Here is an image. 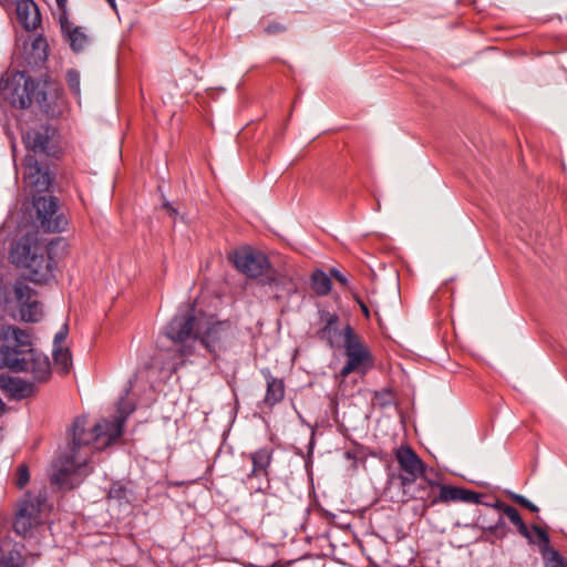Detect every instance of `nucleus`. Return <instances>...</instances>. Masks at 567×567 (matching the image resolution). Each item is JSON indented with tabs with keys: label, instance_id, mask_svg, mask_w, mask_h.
I'll return each mask as SVG.
<instances>
[{
	"label": "nucleus",
	"instance_id": "f257e3e1",
	"mask_svg": "<svg viewBox=\"0 0 567 567\" xmlns=\"http://www.w3.org/2000/svg\"><path fill=\"white\" fill-rule=\"evenodd\" d=\"M165 336L177 344L181 357L194 353V344H199L210 354L227 349L234 338V327L228 321H212L204 316H196L194 309H187L174 316L164 329Z\"/></svg>",
	"mask_w": 567,
	"mask_h": 567
},
{
	"label": "nucleus",
	"instance_id": "f03ea898",
	"mask_svg": "<svg viewBox=\"0 0 567 567\" xmlns=\"http://www.w3.org/2000/svg\"><path fill=\"white\" fill-rule=\"evenodd\" d=\"M87 416L81 415L75 417L68 433L72 436L70 444V453L66 455L65 465L60 467L52 476V482L61 486H66L71 472L80 470L87 463V454L81 455L82 447L93 445L95 450H103L122 436V420L118 422H110L103 420L93 425L87 431Z\"/></svg>",
	"mask_w": 567,
	"mask_h": 567
},
{
	"label": "nucleus",
	"instance_id": "7ed1b4c3",
	"mask_svg": "<svg viewBox=\"0 0 567 567\" xmlns=\"http://www.w3.org/2000/svg\"><path fill=\"white\" fill-rule=\"evenodd\" d=\"M63 240L56 238L49 246L39 243L33 236L21 237L10 252L12 264L28 270L27 278L34 284H49L54 279L55 261L51 256L54 245Z\"/></svg>",
	"mask_w": 567,
	"mask_h": 567
},
{
	"label": "nucleus",
	"instance_id": "20e7f679",
	"mask_svg": "<svg viewBox=\"0 0 567 567\" xmlns=\"http://www.w3.org/2000/svg\"><path fill=\"white\" fill-rule=\"evenodd\" d=\"M233 262L247 277L260 278V284L269 286L276 299L280 298V289L286 288L287 292L292 290L288 278L274 269L268 257L260 251L246 248L236 250L233 254Z\"/></svg>",
	"mask_w": 567,
	"mask_h": 567
},
{
	"label": "nucleus",
	"instance_id": "39448f33",
	"mask_svg": "<svg viewBox=\"0 0 567 567\" xmlns=\"http://www.w3.org/2000/svg\"><path fill=\"white\" fill-rule=\"evenodd\" d=\"M0 308L2 312L17 310L25 322H39L43 318V305L38 299V292L22 280L0 285Z\"/></svg>",
	"mask_w": 567,
	"mask_h": 567
},
{
	"label": "nucleus",
	"instance_id": "423d86ee",
	"mask_svg": "<svg viewBox=\"0 0 567 567\" xmlns=\"http://www.w3.org/2000/svg\"><path fill=\"white\" fill-rule=\"evenodd\" d=\"M3 96L14 107L25 110L33 102L43 107L47 92L25 71H17L3 79Z\"/></svg>",
	"mask_w": 567,
	"mask_h": 567
},
{
	"label": "nucleus",
	"instance_id": "0eeeda50",
	"mask_svg": "<svg viewBox=\"0 0 567 567\" xmlns=\"http://www.w3.org/2000/svg\"><path fill=\"white\" fill-rule=\"evenodd\" d=\"M56 130L49 124H40L30 127L22 134V143L28 151L27 155L48 161L58 154Z\"/></svg>",
	"mask_w": 567,
	"mask_h": 567
},
{
	"label": "nucleus",
	"instance_id": "6e6552de",
	"mask_svg": "<svg viewBox=\"0 0 567 567\" xmlns=\"http://www.w3.org/2000/svg\"><path fill=\"white\" fill-rule=\"evenodd\" d=\"M33 206L37 210L39 227L44 233H61L66 228L68 220L59 212L56 197L52 195L34 197Z\"/></svg>",
	"mask_w": 567,
	"mask_h": 567
},
{
	"label": "nucleus",
	"instance_id": "1a4fd4ad",
	"mask_svg": "<svg viewBox=\"0 0 567 567\" xmlns=\"http://www.w3.org/2000/svg\"><path fill=\"white\" fill-rule=\"evenodd\" d=\"M395 458L401 470L400 485L403 493L408 494L417 478L426 474V465L410 446H401L395 453Z\"/></svg>",
	"mask_w": 567,
	"mask_h": 567
},
{
	"label": "nucleus",
	"instance_id": "9d476101",
	"mask_svg": "<svg viewBox=\"0 0 567 567\" xmlns=\"http://www.w3.org/2000/svg\"><path fill=\"white\" fill-rule=\"evenodd\" d=\"M23 178L31 193L37 194L48 190L52 182L48 161L34 158V155H25Z\"/></svg>",
	"mask_w": 567,
	"mask_h": 567
},
{
	"label": "nucleus",
	"instance_id": "9b49d317",
	"mask_svg": "<svg viewBox=\"0 0 567 567\" xmlns=\"http://www.w3.org/2000/svg\"><path fill=\"white\" fill-rule=\"evenodd\" d=\"M59 21L61 32L73 52H83L92 44L93 38L87 32L86 28L74 25V23L68 19L65 10L60 16Z\"/></svg>",
	"mask_w": 567,
	"mask_h": 567
},
{
	"label": "nucleus",
	"instance_id": "f8f14e48",
	"mask_svg": "<svg viewBox=\"0 0 567 567\" xmlns=\"http://www.w3.org/2000/svg\"><path fill=\"white\" fill-rule=\"evenodd\" d=\"M318 313L321 327L317 331V337L321 341H326L330 349H333L338 343V338H343V330L340 331L338 327L339 317L327 310H319Z\"/></svg>",
	"mask_w": 567,
	"mask_h": 567
},
{
	"label": "nucleus",
	"instance_id": "ddd939ff",
	"mask_svg": "<svg viewBox=\"0 0 567 567\" xmlns=\"http://www.w3.org/2000/svg\"><path fill=\"white\" fill-rule=\"evenodd\" d=\"M28 355L25 359L27 369L23 372H30L35 381L45 382L51 375L49 358L31 348Z\"/></svg>",
	"mask_w": 567,
	"mask_h": 567
},
{
	"label": "nucleus",
	"instance_id": "4468645a",
	"mask_svg": "<svg viewBox=\"0 0 567 567\" xmlns=\"http://www.w3.org/2000/svg\"><path fill=\"white\" fill-rule=\"evenodd\" d=\"M27 354L29 349H19L17 347H2L0 349V367L8 368L13 372H23L27 367Z\"/></svg>",
	"mask_w": 567,
	"mask_h": 567
},
{
	"label": "nucleus",
	"instance_id": "2eb2a0df",
	"mask_svg": "<svg viewBox=\"0 0 567 567\" xmlns=\"http://www.w3.org/2000/svg\"><path fill=\"white\" fill-rule=\"evenodd\" d=\"M17 16L27 30H34L41 23L39 8L33 0H17Z\"/></svg>",
	"mask_w": 567,
	"mask_h": 567
},
{
	"label": "nucleus",
	"instance_id": "dca6fc26",
	"mask_svg": "<svg viewBox=\"0 0 567 567\" xmlns=\"http://www.w3.org/2000/svg\"><path fill=\"white\" fill-rule=\"evenodd\" d=\"M485 505L488 506V507L495 508V509H497L499 512H503V514L508 517L511 523L517 527L518 533L524 538H526L528 540V544H534L535 543L534 537H533L529 528L527 527V525L523 520L519 512L515 507H513L511 505H507V504H505L504 502H501V501H497L493 505H491V504H485Z\"/></svg>",
	"mask_w": 567,
	"mask_h": 567
},
{
	"label": "nucleus",
	"instance_id": "f3484780",
	"mask_svg": "<svg viewBox=\"0 0 567 567\" xmlns=\"http://www.w3.org/2000/svg\"><path fill=\"white\" fill-rule=\"evenodd\" d=\"M274 450L268 446H264L254 453H250V460L252 463L251 472L248 474V477L255 476H265L266 478L269 475V467L272 461Z\"/></svg>",
	"mask_w": 567,
	"mask_h": 567
},
{
	"label": "nucleus",
	"instance_id": "a211bd4d",
	"mask_svg": "<svg viewBox=\"0 0 567 567\" xmlns=\"http://www.w3.org/2000/svg\"><path fill=\"white\" fill-rule=\"evenodd\" d=\"M373 360L370 352L352 353L347 355V362L340 371L341 378H347L352 372L367 373L372 368Z\"/></svg>",
	"mask_w": 567,
	"mask_h": 567
},
{
	"label": "nucleus",
	"instance_id": "6ab92c4d",
	"mask_svg": "<svg viewBox=\"0 0 567 567\" xmlns=\"http://www.w3.org/2000/svg\"><path fill=\"white\" fill-rule=\"evenodd\" d=\"M420 478L421 482L417 484L413 493L410 494V496L412 498L422 501L423 507L427 509L435 505L432 504L431 501L437 495L436 489H439L440 483L429 478L426 474Z\"/></svg>",
	"mask_w": 567,
	"mask_h": 567
},
{
	"label": "nucleus",
	"instance_id": "aec40b11",
	"mask_svg": "<svg viewBox=\"0 0 567 567\" xmlns=\"http://www.w3.org/2000/svg\"><path fill=\"white\" fill-rule=\"evenodd\" d=\"M1 386L14 399L21 400L33 394V383L17 377L1 379Z\"/></svg>",
	"mask_w": 567,
	"mask_h": 567
},
{
	"label": "nucleus",
	"instance_id": "412c9836",
	"mask_svg": "<svg viewBox=\"0 0 567 567\" xmlns=\"http://www.w3.org/2000/svg\"><path fill=\"white\" fill-rule=\"evenodd\" d=\"M262 373L267 382L264 402L267 406L272 408L285 398V383L282 379L272 377L268 370Z\"/></svg>",
	"mask_w": 567,
	"mask_h": 567
},
{
	"label": "nucleus",
	"instance_id": "4be33fe9",
	"mask_svg": "<svg viewBox=\"0 0 567 567\" xmlns=\"http://www.w3.org/2000/svg\"><path fill=\"white\" fill-rule=\"evenodd\" d=\"M343 347L347 355L352 353L369 352V350L362 344L359 337L354 333L350 324H347L343 329Z\"/></svg>",
	"mask_w": 567,
	"mask_h": 567
},
{
	"label": "nucleus",
	"instance_id": "5701e85b",
	"mask_svg": "<svg viewBox=\"0 0 567 567\" xmlns=\"http://www.w3.org/2000/svg\"><path fill=\"white\" fill-rule=\"evenodd\" d=\"M476 527H480L486 534L494 536L496 539H503L507 535L506 523L503 516H498L497 520L493 525H485V516L480 515L475 523Z\"/></svg>",
	"mask_w": 567,
	"mask_h": 567
},
{
	"label": "nucleus",
	"instance_id": "b1692460",
	"mask_svg": "<svg viewBox=\"0 0 567 567\" xmlns=\"http://www.w3.org/2000/svg\"><path fill=\"white\" fill-rule=\"evenodd\" d=\"M311 289L318 296H327L331 290V279L322 270H315L311 275Z\"/></svg>",
	"mask_w": 567,
	"mask_h": 567
},
{
	"label": "nucleus",
	"instance_id": "393cba45",
	"mask_svg": "<svg viewBox=\"0 0 567 567\" xmlns=\"http://www.w3.org/2000/svg\"><path fill=\"white\" fill-rule=\"evenodd\" d=\"M458 488L460 487L457 486L440 484L437 495L431 501V503L449 504L458 502Z\"/></svg>",
	"mask_w": 567,
	"mask_h": 567
},
{
	"label": "nucleus",
	"instance_id": "a878e982",
	"mask_svg": "<svg viewBox=\"0 0 567 567\" xmlns=\"http://www.w3.org/2000/svg\"><path fill=\"white\" fill-rule=\"evenodd\" d=\"M31 54L34 64H43L48 58V42L42 37H37L31 43Z\"/></svg>",
	"mask_w": 567,
	"mask_h": 567
},
{
	"label": "nucleus",
	"instance_id": "bb28decb",
	"mask_svg": "<svg viewBox=\"0 0 567 567\" xmlns=\"http://www.w3.org/2000/svg\"><path fill=\"white\" fill-rule=\"evenodd\" d=\"M540 555L544 559L545 567H567L563 556L551 546L542 548Z\"/></svg>",
	"mask_w": 567,
	"mask_h": 567
},
{
	"label": "nucleus",
	"instance_id": "cd10ccee",
	"mask_svg": "<svg viewBox=\"0 0 567 567\" xmlns=\"http://www.w3.org/2000/svg\"><path fill=\"white\" fill-rule=\"evenodd\" d=\"M54 362L61 367V370L66 374L71 367V353L69 349L55 347L52 351Z\"/></svg>",
	"mask_w": 567,
	"mask_h": 567
},
{
	"label": "nucleus",
	"instance_id": "c85d7f7f",
	"mask_svg": "<svg viewBox=\"0 0 567 567\" xmlns=\"http://www.w3.org/2000/svg\"><path fill=\"white\" fill-rule=\"evenodd\" d=\"M135 410V406L127 400L121 399L117 403V413L111 422H118L122 420V427L124 426V423L127 419V416Z\"/></svg>",
	"mask_w": 567,
	"mask_h": 567
},
{
	"label": "nucleus",
	"instance_id": "c756f323",
	"mask_svg": "<svg viewBox=\"0 0 567 567\" xmlns=\"http://www.w3.org/2000/svg\"><path fill=\"white\" fill-rule=\"evenodd\" d=\"M127 488L126 486L121 482H115L111 485L107 497L110 499H115L120 503L123 501L127 502Z\"/></svg>",
	"mask_w": 567,
	"mask_h": 567
},
{
	"label": "nucleus",
	"instance_id": "7c9ffc66",
	"mask_svg": "<svg viewBox=\"0 0 567 567\" xmlns=\"http://www.w3.org/2000/svg\"><path fill=\"white\" fill-rule=\"evenodd\" d=\"M482 497L483 494L476 493L464 487L458 488V502L467 504H482Z\"/></svg>",
	"mask_w": 567,
	"mask_h": 567
},
{
	"label": "nucleus",
	"instance_id": "2f4dec72",
	"mask_svg": "<svg viewBox=\"0 0 567 567\" xmlns=\"http://www.w3.org/2000/svg\"><path fill=\"white\" fill-rule=\"evenodd\" d=\"M9 331L11 332V338L16 341V347L17 348H23V347H29L30 346V336L19 329V328H16V327H10L9 328Z\"/></svg>",
	"mask_w": 567,
	"mask_h": 567
},
{
	"label": "nucleus",
	"instance_id": "473e14b6",
	"mask_svg": "<svg viewBox=\"0 0 567 567\" xmlns=\"http://www.w3.org/2000/svg\"><path fill=\"white\" fill-rule=\"evenodd\" d=\"M65 80H66L70 91L74 95H79L80 94V73H79V71H76L74 69L68 70L66 74H65Z\"/></svg>",
	"mask_w": 567,
	"mask_h": 567
},
{
	"label": "nucleus",
	"instance_id": "72a5a7b5",
	"mask_svg": "<svg viewBox=\"0 0 567 567\" xmlns=\"http://www.w3.org/2000/svg\"><path fill=\"white\" fill-rule=\"evenodd\" d=\"M530 529L536 534L537 542L534 544H537L539 547V551H542V548H548L550 547V539L548 533L539 527L538 525H532Z\"/></svg>",
	"mask_w": 567,
	"mask_h": 567
},
{
	"label": "nucleus",
	"instance_id": "f704fd0d",
	"mask_svg": "<svg viewBox=\"0 0 567 567\" xmlns=\"http://www.w3.org/2000/svg\"><path fill=\"white\" fill-rule=\"evenodd\" d=\"M509 497L513 502H515L516 504L523 506L524 508H526L533 513H537L539 511V508L535 504H533L529 499H527L525 496H523L520 494L511 493Z\"/></svg>",
	"mask_w": 567,
	"mask_h": 567
},
{
	"label": "nucleus",
	"instance_id": "c9c22d12",
	"mask_svg": "<svg viewBox=\"0 0 567 567\" xmlns=\"http://www.w3.org/2000/svg\"><path fill=\"white\" fill-rule=\"evenodd\" d=\"M29 468L25 464H21L17 470L16 485L21 489L29 483Z\"/></svg>",
	"mask_w": 567,
	"mask_h": 567
},
{
	"label": "nucleus",
	"instance_id": "e433bc0d",
	"mask_svg": "<svg viewBox=\"0 0 567 567\" xmlns=\"http://www.w3.org/2000/svg\"><path fill=\"white\" fill-rule=\"evenodd\" d=\"M32 526V520L23 517L17 516L13 523V529L19 535L27 534Z\"/></svg>",
	"mask_w": 567,
	"mask_h": 567
},
{
	"label": "nucleus",
	"instance_id": "4c0bfd02",
	"mask_svg": "<svg viewBox=\"0 0 567 567\" xmlns=\"http://www.w3.org/2000/svg\"><path fill=\"white\" fill-rule=\"evenodd\" d=\"M374 399L378 401V403L380 405L386 406V405L392 404V402H393V393L389 389L377 391L374 393Z\"/></svg>",
	"mask_w": 567,
	"mask_h": 567
},
{
	"label": "nucleus",
	"instance_id": "58836bf2",
	"mask_svg": "<svg viewBox=\"0 0 567 567\" xmlns=\"http://www.w3.org/2000/svg\"><path fill=\"white\" fill-rule=\"evenodd\" d=\"M35 515V508L33 505L31 504H23L22 506H20L19 511H18V516L19 517H23V518H28V519H31L34 517Z\"/></svg>",
	"mask_w": 567,
	"mask_h": 567
},
{
	"label": "nucleus",
	"instance_id": "ea45409f",
	"mask_svg": "<svg viewBox=\"0 0 567 567\" xmlns=\"http://www.w3.org/2000/svg\"><path fill=\"white\" fill-rule=\"evenodd\" d=\"M68 332H69V328H68V324L64 323L62 326V328L60 329V331H58L54 336V341H53V348L55 347H61L60 343L63 342L68 336Z\"/></svg>",
	"mask_w": 567,
	"mask_h": 567
},
{
	"label": "nucleus",
	"instance_id": "a19ab883",
	"mask_svg": "<svg viewBox=\"0 0 567 567\" xmlns=\"http://www.w3.org/2000/svg\"><path fill=\"white\" fill-rule=\"evenodd\" d=\"M265 31L268 33V34H277V33H280V32H284L286 31V27L282 25L281 23H278V22H272V23H269Z\"/></svg>",
	"mask_w": 567,
	"mask_h": 567
},
{
	"label": "nucleus",
	"instance_id": "79ce46f5",
	"mask_svg": "<svg viewBox=\"0 0 567 567\" xmlns=\"http://www.w3.org/2000/svg\"><path fill=\"white\" fill-rule=\"evenodd\" d=\"M330 276H331L332 278H334V279H336V280H337L341 286L347 287V285H348V279H347V278H346V276H344L342 272H340L337 268H332V269L330 270Z\"/></svg>",
	"mask_w": 567,
	"mask_h": 567
},
{
	"label": "nucleus",
	"instance_id": "37998d69",
	"mask_svg": "<svg viewBox=\"0 0 567 567\" xmlns=\"http://www.w3.org/2000/svg\"><path fill=\"white\" fill-rule=\"evenodd\" d=\"M0 567H20V566L12 558H7V559L0 560Z\"/></svg>",
	"mask_w": 567,
	"mask_h": 567
},
{
	"label": "nucleus",
	"instance_id": "c03bdc74",
	"mask_svg": "<svg viewBox=\"0 0 567 567\" xmlns=\"http://www.w3.org/2000/svg\"><path fill=\"white\" fill-rule=\"evenodd\" d=\"M163 206H164V208L167 209V212H168V214L171 216H176L177 215V210L168 202L164 203Z\"/></svg>",
	"mask_w": 567,
	"mask_h": 567
},
{
	"label": "nucleus",
	"instance_id": "a18cd8bd",
	"mask_svg": "<svg viewBox=\"0 0 567 567\" xmlns=\"http://www.w3.org/2000/svg\"><path fill=\"white\" fill-rule=\"evenodd\" d=\"M55 1H56V4H58L59 9L64 11L65 7H66V1L68 0H55Z\"/></svg>",
	"mask_w": 567,
	"mask_h": 567
},
{
	"label": "nucleus",
	"instance_id": "49530a36",
	"mask_svg": "<svg viewBox=\"0 0 567 567\" xmlns=\"http://www.w3.org/2000/svg\"><path fill=\"white\" fill-rule=\"evenodd\" d=\"M360 307H361L362 312H363L367 317H369V309H368L367 305H364L363 302H360Z\"/></svg>",
	"mask_w": 567,
	"mask_h": 567
},
{
	"label": "nucleus",
	"instance_id": "de8ad7c7",
	"mask_svg": "<svg viewBox=\"0 0 567 567\" xmlns=\"http://www.w3.org/2000/svg\"><path fill=\"white\" fill-rule=\"evenodd\" d=\"M106 1H107V3L110 4V7H111L114 11H116V9H117V8H116V2H115V0H106Z\"/></svg>",
	"mask_w": 567,
	"mask_h": 567
},
{
	"label": "nucleus",
	"instance_id": "09e8293b",
	"mask_svg": "<svg viewBox=\"0 0 567 567\" xmlns=\"http://www.w3.org/2000/svg\"><path fill=\"white\" fill-rule=\"evenodd\" d=\"M4 406L6 405H4L3 401L0 399V414L3 412Z\"/></svg>",
	"mask_w": 567,
	"mask_h": 567
},
{
	"label": "nucleus",
	"instance_id": "8fccbe9b",
	"mask_svg": "<svg viewBox=\"0 0 567 567\" xmlns=\"http://www.w3.org/2000/svg\"><path fill=\"white\" fill-rule=\"evenodd\" d=\"M0 92L3 93V79L0 81Z\"/></svg>",
	"mask_w": 567,
	"mask_h": 567
},
{
	"label": "nucleus",
	"instance_id": "3c124183",
	"mask_svg": "<svg viewBox=\"0 0 567 567\" xmlns=\"http://www.w3.org/2000/svg\"><path fill=\"white\" fill-rule=\"evenodd\" d=\"M485 525H493V524L489 523L488 519L485 517Z\"/></svg>",
	"mask_w": 567,
	"mask_h": 567
},
{
	"label": "nucleus",
	"instance_id": "603ef678",
	"mask_svg": "<svg viewBox=\"0 0 567 567\" xmlns=\"http://www.w3.org/2000/svg\"><path fill=\"white\" fill-rule=\"evenodd\" d=\"M0 311H2V308H0Z\"/></svg>",
	"mask_w": 567,
	"mask_h": 567
}]
</instances>
